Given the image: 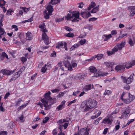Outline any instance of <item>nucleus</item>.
Returning a JSON list of instances; mask_svg holds the SVG:
<instances>
[{"label": "nucleus", "mask_w": 135, "mask_h": 135, "mask_svg": "<svg viewBox=\"0 0 135 135\" xmlns=\"http://www.w3.org/2000/svg\"><path fill=\"white\" fill-rule=\"evenodd\" d=\"M12 12V11L11 9H9L7 11V15H11V12Z\"/></svg>", "instance_id": "4d7b16f0"}, {"label": "nucleus", "mask_w": 135, "mask_h": 135, "mask_svg": "<svg viewBox=\"0 0 135 135\" xmlns=\"http://www.w3.org/2000/svg\"><path fill=\"white\" fill-rule=\"evenodd\" d=\"M80 13L78 11H74L71 12V14L68 13L66 16L65 17L67 21L70 20L71 18L75 17L80 20L79 18Z\"/></svg>", "instance_id": "f03ea898"}, {"label": "nucleus", "mask_w": 135, "mask_h": 135, "mask_svg": "<svg viewBox=\"0 0 135 135\" xmlns=\"http://www.w3.org/2000/svg\"><path fill=\"white\" fill-rule=\"evenodd\" d=\"M80 92L79 90H77L76 91H74L73 93V95L74 96H76Z\"/></svg>", "instance_id": "13d9d810"}, {"label": "nucleus", "mask_w": 135, "mask_h": 135, "mask_svg": "<svg viewBox=\"0 0 135 135\" xmlns=\"http://www.w3.org/2000/svg\"><path fill=\"white\" fill-rule=\"evenodd\" d=\"M71 119L70 118L66 117L65 119H64L63 120V122H68Z\"/></svg>", "instance_id": "09e8293b"}, {"label": "nucleus", "mask_w": 135, "mask_h": 135, "mask_svg": "<svg viewBox=\"0 0 135 135\" xmlns=\"http://www.w3.org/2000/svg\"><path fill=\"white\" fill-rule=\"evenodd\" d=\"M42 103L43 104V105L45 107V110H48L50 109L51 105V104L48 105V102H43Z\"/></svg>", "instance_id": "a211bd4d"}, {"label": "nucleus", "mask_w": 135, "mask_h": 135, "mask_svg": "<svg viewBox=\"0 0 135 135\" xmlns=\"http://www.w3.org/2000/svg\"><path fill=\"white\" fill-rule=\"evenodd\" d=\"M118 51V50L115 48L114 47L112 50L111 51H108L107 52V54L109 56L112 55L114 54L115 52Z\"/></svg>", "instance_id": "aec40b11"}, {"label": "nucleus", "mask_w": 135, "mask_h": 135, "mask_svg": "<svg viewBox=\"0 0 135 135\" xmlns=\"http://www.w3.org/2000/svg\"><path fill=\"white\" fill-rule=\"evenodd\" d=\"M46 64L42 68L41 70L42 72L45 73L46 72L47 69V68H46Z\"/></svg>", "instance_id": "ea45409f"}, {"label": "nucleus", "mask_w": 135, "mask_h": 135, "mask_svg": "<svg viewBox=\"0 0 135 135\" xmlns=\"http://www.w3.org/2000/svg\"><path fill=\"white\" fill-rule=\"evenodd\" d=\"M99 6L96 7L93 9L91 11V13H96L99 10Z\"/></svg>", "instance_id": "cd10ccee"}, {"label": "nucleus", "mask_w": 135, "mask_h": 135, "mask_svg": "<svg viewBox=\"0 0 135 135\" xmlns=\"http://www.w3.org/2000/svg\"><path fill=\"white\" fill-rule=\"evenodd\" d=\"M25 67L24 66L22 67L21 68L19 71L20 72V73H21L25 69Z\"/></svg>", "instance_id": "774afa93"}, {"label": "nucleus", "mask_w": 135, "mask_h": 135, "mask_svg": "<svg viewBox=\"0 0 135 135\" xmlns=\"http://www.w3.org/2000/svg\"><path fill=\"white\" fill-rule=\"evenodd\" d=\"M51 93L50 91H48L45 94V97L42 99L41 102H48L49 100L51 98L50 97Z\"/></svg>", "instance_id": "423d86ee"}, {"label": "nucleus", "mask_w": 135, "mask_h": 135, "mask_svg": "<svg viewBox=\"0 0 135 135\" xmlns=\"http://www.w3.org/2000/svg\"><path fill=\"white\" fill-rule=\"evenodd\" d=\"M104 36L106 37V38H107V39L108 40L110 38H111L112 37L111 35L110 34H109V35H104Z\"/></svg>", "instance_id": "5fc2aeb1"}, {"label": "nucleus", "mask_w": 135, "mask_h": 135, "mask_svg": "<svg viewBox=\"0 0 135 135\" xmlns=\"http://www.w3.org/2000/svg\"><path fill=\"white\" fill-rule=\"evenodd\" d=\"M5 35L6 33L2 28L0 27V40L2 38V36L4 34Z\"/></svg>", "instance_id": "c85d7f7f"}, {"label": "nucleus", "mask_w": 135, "mask_h": 135, "mask_svg": "<svg viewBox=\"0 0 135 135\" xmlns=\"http://www.w3.org/2000/svg\"><path fill=\"white\" fill-rule=\"evenodd\" d=\"M53 7L49 3L47 7L46 10H47V11L49 12L50 13H52L54 10Z\"/></svg>", "instance_id": "412c9836"}, {"label": "nucleus", "mask_w": 135, "mask_h": 135, "mask_svg": "<svg viewBox=\"0 0 135 135\" xmlns=\"http://www.w3.org/2000/svg\"><path fill=\"white\" fill-rule=\"evenodd\" d=\"M123 112L122 113L125 115L127 117L128 114L129 113L130 111L129 107H125L123 109Z\"/></svg>", "instance_id": "2eb2a0df"}, {"label": "nucleus", "mask_w": 135, "mask_h": 135, "mask_svg": "<svg viewBox=\"0 0 135 135\" xmlns=\"http://www.w3.org/2000/svg\"><path fill=\"white\" fill-rule=\"evenodd\" d=\"M1 72L4 75H10L12 74L13 72L12 71H10L6 69H3L1 70Z\"/></svg>", "instance_id": "ddd939ff"}, {"label": "nucleus", "mask_w": 135, "mask_h": 135, "mask_svg": "<svg viewBox=\"0 0 135 135\" xmlns=\"http://www.w3.org/2000/svg\"><path fill=\"white\" fill-rule=\"evenodd\" d=\"M60 2V0H51L49 2V4H51L52 5H55L57 4Z\"/></svg>", "instance_id": "bb28decb"}, {"label": "nucleus", "mask_w": 135, "mask_h": 135, "mask_svg": "<svg viewBox=\"0 0 135 135\" xmlns=\"http://www.w3.org/2000/svg\"><path fill=\"white\" fill-rule=\"evenodd\" d=\"M112 122L110 118L109 117H107L105 118L103 121H102V123L104 124H111L112 123Z\"/></svg>", "instance_id": "f3484780"}, {"label": "nucleus", "mask_w": 135, "mask_h": 135, "mask_svg": "<svg viewBox=\"0 0 135 135\" xmlns=\"http://www.w3.org/2000/svg\"><path fill=\"white\" fill-rule=\"evenodd\" d=\"M1 135H7V132L6 131H0Z\"/></svg>", "instance_id": "864d4df0"}, {"label": "nucleus", "mask_w": 135, "mask_h": 135, "mask_svg": "<svg viewBox=\"0 0 135 135\" xmlns=\"http://www.w3.org/2000/svg\"><path fill=\"white\" fill-rule=\"evenodd\" d=\"M64 122H63V120L62 121V120H60L58 121V123H59V125L60 126L59 127V129L61 131V125H63V123H64Z\"/></svg>", "instance_id": "4c0bfd02"}, {"label": "nucleus", "mask_w": 135, "mask_h": 135, "mask_svg": "<svg viewBox=\"0 0 135 135\" xmlns=\"http://www.w3.org/2000/svg\"><path fill=\"white\" fill-rule=\"evenodd\" d=\"M65 29L67 31H73V29L70 28V27L67 26H66L65 27Z\"/></svg>", "instance_id": "a18cd8bd"}, {"label": "nucleus", "mask_w": 135, "mask_h": 135, "mask_svg": "<svg viewBox=\"0 0 135 135\" xmlns=\"http://www.w3.org/2000/svg\"><path fill=\"white\" fill-rule=\"evenodd\" d=\"M75 78L77 80H81L84 79V75L81 74H79L76 75Z\"/></svg>", "instance_id": "6ab92c4d"}, {"label": "nucleus", "mask_w": 135, "mask_h": 135, "mask_svg": "<svg viewBox=\"0 0 135 135\" xmlns=\"http://www.w3.org/2000/svg\"><path fill=\"white\" fill-rule=\"evenodd\" d=\"M60 91V89H55L51 90V91H52L53 93H56L59 92Z\"/></svg>", "instance_id": "3c124183"}, {"label": "nucleus", "mask_w": 135, "mask_h": 135, "mask_svg": "<svg viewBox=\"0 0 135 135\" xmlns=\"http://www.w3.org/2000/svg\"><path fill=\"white\" fill-rule=\"evenodd\" d=\"M129 98L128 99H129L130 102L133 100L135 98V97L134 96L131 95L130 93L129 94Z\"/></svg>", "instance_id": "f704fd0d"}, {"label": "nucleus", "mask_w": 135, "mask_h": 135, "mask_svg": "<svg viewBox=\"0 0 135 135\" xmlns=\"http://www.w3.org/2000/svg\"><path fill=\"white\" fill-rule=\"evenodd\" d=\"M52 133L53 134L52 135H57V132L56 129H54L53 130Z\"/></svg>", "instance_id": "0e129e2a"}, {"label": "nucleus", "mask_w": 135, "mask_h": 135, "mask_svg": "<svg viewBox=\"0 0 135 135\" xmlns=\"http://www.w3.org/2000/svg\"><path fill=\"white\" fill-rule=\"evenodd\" d=\"M56 98H54L52 99L51 98L50 100H49V101H48V102L49 101L50 102V103L51 104H53L55 103L56 102Z\"/></svg>", "instance_id": "473e14b6"}, {"label": "nucleus", "mask_w": 135, "mask_h": 135, "mask_svg": "<svg viewBox=\"0 0 135 135\" xmlns=\"http://www.w3.org/2000/svg\"><path fill=\"white\" fill-rule=\"evenodd\" d=\"M5 57L7 59H8V56L6 53L5 52H3L0 57V59H1L0 61H2L4 60Z\"/></svg>", "instance_id": "5701e85b"}, {"label": "nucleus", "mask_w": 135, "mask_h": 135, "mask_svg": "<svg viewBox=\"0 0 135 135\" xmlns=\"http://www.w3.org/2000/svg\"><path fill=\"white\" fill-rule=\"evenodd\" d=\"M97 18L95 17H93L91 18H90L89 19V21H94L97 20Z\"/></svg>", "instance_id": "603ef678"}, {"label": "nucleus", "mask_w": 135, "mask_h": 135, "mask_svg": "<svg viewBox=\"0 0 135 135\" xmlns=\"http://www.w3.org/2000/svg\"><path fill=\"white\" fill-rule=\"evenodd\" d=\"M64 108V106H63L61 105H60L58 106L56 108V109H57L58 110H60Z\"/></svg>", "instance_id": "37998d69"}, {"label": "nucleus", "mask_w": 135, "mask_h": 135, "mask_svg": "<svg viewBox=\"0 0 135 135\" xmlns=\"http://www.w3.org/2000/svg\"><path fill=\"white\" fill-rule=\"evenodd\" d=\"M122 81L124 83H126V84H129L131 83L133 81V75H131L130 76L127 78H126L122 76H121Z\"/></svg>", "instance_id": "7ed1b4c3"}, {"label": "nucleus", "mask_w": 135, "mask_h": 135, "mask_svg": "<svg viewBox=\"0 0 135 135\" xmlns=\"http://www.w3.org/2000/svg\"><path fill=\"white\" fill-rule=\"evenodd\" d=\"M6 2L3 0H0V6L3 7L5 5Z\"/></svg>", "instance_id": "c9c22d12"}, {"label": "nucleus", "mask_w": 135, "mask_h": 135, "mask_svg": "<svg viewBox=\"0 0 135 135\" xmlns=\"http://www.w3.org/2000/svg\"><path fill=\"white\" fill-rule=\"evenodd\" d=\"M115 69L117 71H121L123 72L125 69V67L123 64V65H118L115 67Z\"/></svg>", "instance_id": "9b49d317"}, {"label": "nucleus", "mask_w": 135, "mask_h": 135, "mask_svg": "<svg viewBox=\"0 0 135 135\" xmlns=\"http://www.w3.org/2000/svg\"><path fill=\"white\" fill-rule=\"evenodd\" d=\"M94 87V86L93 85L90 84L85 85L83 89V90L87 91L91 89H93Z\"/></svg>", "instance_id": "4468645a"}, {"label": "nucleus", "mask_w": 135, "mask_h": 135, "mask_svg": "<svg viewBox=\"0 0 135 135\" xmlns=\"http://www.w3.org/2000/svg\"><path fill=\"white\" fill-rule=\"evenodd\" d=\"M81 15L84 18H87V12H82L80 13Z\"/></svg>", "instance_id": "e433bc0d"}, {"label": "nucleus", "mask_w": 135, "mask_h": 135, "mask_svg": "<svg viewBox=\"0 0 135 135\" xmlns=\"http://www.w3.org/2000/svg\"><path fill=\"white\" fill-rule=\"evenodd\" d=\"M20 8L22 9L24 12H26L28 11L30 9V8H26L22 7H20Z\"/></svg>", "instance_id": "a19ab883"}, {"label": "nucleus", "mask_w": 135, "mask_h": 135, "mask_svg": "<svg viewBox=\"0 0 135 135\" xmlns=\"http://www.w3.org/2000/svg\"><path fill=\"white\" fill-rule=\"evenodd\" d=\"M63 64L65 67L68 68V70L71 71L73 70L71 65L68 60H65L63 62Z\"/></svg>", "instance_id": "0eeeda50"}, {"label": "nucleus", "mask_w": 135, "mask_h": 135, "mask_svg": "<svg viewBox=\"0 0 135 135\" xmlns=\"http://www.w3.org/2000/svg\"><path fill=\"white\" fill-rule=\"evenodd\" d=\"M134 119H130L129 120V121H128V123L126 124L127 126H128L129 125L130 123L133 122L134 121Z\"/></svg>", "instance_id": "052dcab7"}, {"label": "nucleus", "mask_w": 135, "mask_h": 135, "mask_svg": "<svg viewBox=\"0 0 135 135\" xmlns=\"http://www.w3.org/2000/svg\"><path fill=\"white\" fill-rule=\"evenodd\" d=\"M89 70L91 72L93 73H94L97 71V69L95 67L93 66H91L89 67Z\"/></svg>", "instance_id": "c756f323"}, {"label": "nucleus", "mask_w": 135, "mask_h": 135, "mask_svg": "<svg viewBox=\"0 0 135 135\" xmlns=\"http://www.w3.org/2000/svg\"><path fill=\"white\" fill-rule=\"evenodd\" d=\"M94 73V76L95 77L104 76L108 74V73L101 71H98L97 73Z\"/></svg>", "instance_id": "1a4fd4ad"}, {"label": "nucleus", "mask_w": 135, "mask_h": 135, "mask_svg": "<svg viewBox=\"0 0 135 135\" xmlns=\"http://www.w3.org/2000/svg\"><path fill=\"white\" fill-rule=\"evenodd\" d=\"M111 34L112 35H116L117 34V32L115 30H113L111 32Z\"/></svg>", "instance_id": "69168bd1"}, {"label": "nucleus", "mask_w": 135, "mask_h": 135, "mask_svg": "<svg viewBox=\"0 0 135 135\" xmlns=\"http://www.w3.org/2000/svg\"><path fill=\"white\" fill-rule=\"evenodd\" d=\"M90 130V128L87 127L81 129L79 131L81 135H88Z\"/></svg>", "instance_id": "20e7f679"}, {"label": "nucleus", "mask_w": 135, "mask_h": 135, "mask_svg": "<svg viewBox=\"0 0 135 135\" xmlns=\"http://www.w3.org/2000/svg\"><path fill=\"white\" fill-rule=\"evenodd\" d=\"M125 45V42L122 41L121 43L117 44L116 45V46H115L114 47H115L118 50H118H121L123 47Z\"/></svg>", "instance_id": "f8f14e48"}, {"label": "nucleus", "mask_w": 135, "mask_h": 135, "mask_svg": "<svg viewBox=\"0 0 135 135\" xmlns=\"http://www.w3.org/2000/svg\"><path fill=\"white\" fill-rule=\"evenodd\" d=\"M22 101V98H20L17 101H16L15 103V106L16 107L18 106L20 104L21 102Z\"/></svg>", "instance_id": "a878e982"}, {"label": "nucleus", "mask_w": 135, "mask_h": 135, "mask_svg": "<svg viewBox=\"0 0 135 135\" xmlns=\"http://www.w3.org/2000/svg\"><path fill=\"white\" fill-rule=\"evenodd\" d=\"M64 19L63 17L62 18H56V21L57 22H59L63 20Z\"/></svg>", "instance_id": "8fccbe9b"}, {"label": "nucleus", "mask_w": 135, "mask_h": 135, "mask_svg": "<svg viewBox=\"0 0 135 135\" xmlns=\"http://www.w3.org/2000/svg\"><path fill=\"white\" fill-rule=\"evenodd\" d=\"M111 91L110 90H105L104 93V95H109L111 94Z\"/></svg>", "instance_id": "79ce46f5"}, {"label": "nucleus", "mask_w": 135, "mask_h": 135, "mask_svg": "<svg viewBox=\"0 0 135 135\" xmlns=\"http://www.w3.org/2000/svg\"><path fill=\"white\" fill-rule=\"evenodd\" d=\"M76 99H75L74 100L72 101H71L70 103H69L68 104V106H69L71 104H72V103H75L76 101Z\"/></svg>", "instance_id": "6e6d98bb"}, {"label": "nucleus", "mask_w": 135, "mask_h": 135, "mask_svg": "<svg viewBox=\"0 0 135 135\" xmlns=\"http://www.w3.org/2000/svg\"><path fill=\"white\" fill-rule=\"evenodd\" d=\"M56 53L55 51H54L52 53L51 55V56L53 57H55L56 56Z\"/></svg>", "instance_id": "bf43d9fd"}, {"label": "nucleus", "mask_w": 135, "mask_h": 135, "mask_svg": "<svg viewBox=\"0 0 135 135\" xmlns=\"http://www.w3.org/2000/svg\"><path fill=\"white\" fill-rule=\"evenodd\" d=\"M27 104H23L22 105L19 107L17 109L18 111H19L21 109L25 107L27 105Z\"/></svg>", "instance_id": "72a5a7b5"}, {"label": "nucleus", "mask_w": 135, "mask_h": 135, "mask_svg": "<svg viewBox=\"0 0 135 135\" xmlns=\"http://www.w3.org/2000/svg\"><path fill=\"white\" fill-rule=\"evenodd\" d=\"M128 42L131 46L133 45L132 40L131 38L129 39Z\"/></svg>", "instance_id": "de8ad7c7"}, {"label": "nucleus", "mask_w": 135, "mask_h": 135, "mask_svg": "<svg viewBox=\"0 0 135 135\" xmlns=\"http://www.w3.org/2000/svg\"><path fill=\"white\" fill-rule=\"evenodd\" d=\"M104 56L103 54H99L96 55V58L98 60H99L102 58Z\"/></svg>", "instance_id": "7c9ffc66"}, {"label": "nucleus", "mask_w": 135, "mask_h": 135, "mask_svg": "<svg viewBox=\"0 0 135 135\" xmlns=\"http://www.w3.org/2000/svg\"><path fill=\"white\" fill-rule=\"evenodd\" d=\"M85 41L86 40L85 39L81 40L80 41V43L81 45H83L85 43Z\"/></svg>", "instance_id": "e2e57ef3"}, {"label": "nucleus", "mask_w": 135, "mask_h": 135, "mask_svg": "<svg viewBox=\"0 0 135 135\" xmlns=\"http://www.w3.org/2000/svg\"><path fill=\"white\" fill-rule=\"evenodd\" d=\"M97 102L95 100L89 98L82 103L80 108L81 109H84V112H87L90 109L94 107L97 105Z\"/></svg>", "instance_id": "f257e3e1"}, {"label": "nucleus", "mask_w": 135, "mask_h": 135, "mask_svg": "<svg viewBox=\"0 0 135 135\" xmlns=\"http://www.w3.org/2000/svg\"><path fill=\"white\" fill-rule=\"evenodd\" d=\"M26 38L28 40H31L32 38V36L31 35V33L30 32H28L26 33Z\"/></svg>", "instance_id": "b1692460"}, {"label": "nucleus", "mask_w": 135, "mask_h": 135, "mask_svg": "<svg viewBox=\"0 0 135 135\" xmlns=\"http://www.w3.org/2000/svg\"><path fill=\"white\" fill-rule=\"evenodd\" d=\"M124 103L126 104H128L130 103L131 102L130 101L129 99H124L123 100Z\"/></svg>", "instance_id": "338daca9"}, {"label": "nucleus", "mask_w": 135, "mask_h": 135, "mask_svg": "<svg viewBox=\"0 0 135 135\" xmlns=\"http://www.w3.org/2000/svg\"><path fill=\"white\" fill-rule=\"evenodd\" d=\"M42 35V39L44 40L45 44L48 45L49 44V37L46 33H43Z\"/></svg>", "instance_id": "9d476101"}, {"label": "nucleus", "mask_w": 135, "mask_h": 135, "mask_svg": "<svg viewBox=\"0 0 135 135\" xmlns=\"http://www.w3.org/2000/svg\"><path fill=\"white\" fill-rule=\"evenodd\" d=\"M127 35V34L125 33L122 35L121 36H120L118 37L117 38L116 40H119L120 39L122 38L123 37H124V36H126Z\"/></svg>", "instance_id": "49530a36"}, {"label": "nucleus", "mask_w": 135, "mask_h": 135, "mask_svg": "<svg viewBox=\"0 0 135 135\" xmlns=\"http://www.w3.org/2000/svg\"><path fill=\"white\" fill-rule=\"evenodd\" d=\"M93 26L91 25H88L85 27V28L88 29L90 30H91L93 28Z\"/></svg>", "instance_id": "58836bf2"}, {"label": "nucleus", "mask_w": 135, "mask_h": 135, "mask_svg": "<svg viewBox=\"0 0 135 135\" xmlns=\"http://www.w3.org/2000/svg\"><path fill=\"white\" fill-rule=\"evenodd\" d=\"M65 36L68 37H73L74 36V35L72 33L70 32L68 33L65 34Z\"/></svg>", "instance_id": "2f4dec72"}, {"label": "nucleus", "mask_w": 135, "mask_h": 135, "mask_svg": "<svg viewBox=\"0 0 135 135\" xmlns=\"http://www.w3.org/2000/svg\"><path fill=\"white\" fill-rule=\"evenodd\" d=\"M49 119V117H45L43 120V123H46Z\"/></svg>", "instance_id": "c03bdc74"}, {"label": "nucleus", "mask_w": 135, "mask_h": 135, "mask_svg": "<svg viewBox=\"0 0 135 135\" xmlns=\"http://www.w3.org/2000/svg\"><path fill=\"white\" fill-rule=\"evenodd\" d=\"M133 63V60H132L131 62H127L124 63L123 64L124 66L125 67V68L126 67L127 69H129L132 67V66L135 65Z\"/></svg>", "instance_id": "dca6fc26"}, {"label": "nucleus", "mask_w": 135, "mask_h": 135, "mask_svg": "<svg viewBox=\"0 0 135 135\" xmlns=\"http://www.w3.org/2000/svg\"><path fill=\"white\" fill-rule=\"evenodd\" d=\"M10 94V93L9 92H8L6 94L5 96H4V99H7L8 97L9 96Z\"/></svg>", "instance_id": "680f3d73"}, {"label": "nucleus", "mask_w": 135, "mask_h": 135, "mask_svg": "<svg viewBox=\"0 0 135 135\" xmlns=\"http://www.w3.org/2000/svg\"><path fill=\"white\" fill-rule=\"evenodd\" d=\"M64 46V48L65 49V50L67 51L68 49L67 48V43L65 42H59L57 44V45L56 46V48L60 49L61 48L62 46Z\"/></svg>", "instance_id": "39448f33"}, {"label": "nucleus", "mask_w": 135, "mask_h": 135, "mask_svg": "<svg viewBox=\"0 0 135 135\" xmlns=\"http://www.w3.org/2000/svg\"><path fill=\"white\" fill-rule=\"evenodd\" d=\"M128 10L129 12V16H133L135 14V7H129L128 8Z\"/></svg>", "instance_id": "6e6552de"}, {"label": "nucleus", "mask_w": 135, "mask_h": 135, "mask_svg": "<svg viewBox=\"0 0 135 135\" xmlns=\"http://www.w3.org/2000/svg\"><path fill=\"white\" fill-rule=\"evenodd\" d=\"M104 64L108 68H112L114 65V63L112 62H105Z\"/></svg>", "instance_id": "393cba45"}, {"label": "nucleus", "mask_w": 135, "mask_h": 135, "mask_svg": "<svg viewBox=\"0 0 135 135\" xmlns=\"http://www.w3.org/2000/svg\"><path fill=\"white\" fill-rule=\"evenodd\" d=\"M44 18L46 19H48L49 18V16L51 15V13H49V12H47V10H45L44 12Z\"/></svg>", "instance_id": "4be33fe9"}]
</instances>
